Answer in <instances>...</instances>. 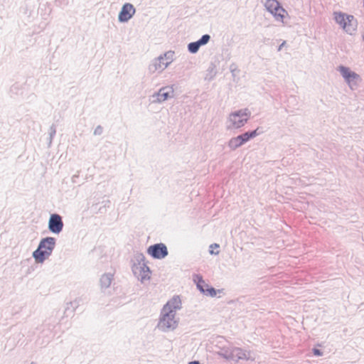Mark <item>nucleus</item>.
Segmentation results:
<instances>
[{"label":"nucleus","mask_w":364,"mask_h":364,"mask_svg":"<svg viewBox=\"0 0 364 364\" xmlns=\"http://www.w3.org/2000/svg\"><path fill=\"white\" fill-rule=\"evenodd\" d=\"M56 239L53 237L42 238L37 249L33 252L32 256L37 263H43L48 258L55 249Z\"/></svg>","instance_id":"1"},{"label":"nucleus","mask_w":364,"mask_h":364,"mask_svg":"<svg viewBox=\"0 0 364 364\" xmlns=\"http://www.w3.org/2000/svg\"><path fill=\"white\" fill-rule=\"evenodd\" d=\"M251 112L247 109H241L231 112L228 119V129H239L243 127L249 120Z\"/></svg>","instance_id":"2"},{"label":"nucleus","mask_w":364,"mask_h":364,"mask_svg":"<svg viewBox=\"0 0 364 364\" xmlns=\"http://www.w3.org/2000/svg\"><path fill=\"white\" fill-rule=\"evenodd\" d=\"M336 22L348 34L352 35L357 29V21L352 15L342 12H334Z\"/></svg>","instance_id":"3"},{"label":"nucleus","mask_w":364,"mask_h":364,"mask_svg":"<svg viewBox=\"0 0 364 364\" xmlns=\"http://www.w3.org/2000/svg\"><path fill=\"white\" fill-rule=\"evenodd\" d=\"M175 316L176 314H173L171 311H164V309H162L157 325L158 328L164 332L174 330L178 326V323Z\"/></svg>","instance_id":"4"},{"label":"nucleus","mask_w":364,"mask_h":364,"mask_svg":"<svg viewBox=\"0 0 364 364\" xmlns=\"http://www.w3.org/2000/svg\"><path fill=\"white\" fill-rule=\"evenodd\" d=\"M338 70L341 75L346 83L351 90H355L361 82L360 76L355 72L351 70L348 67L340 65Z\"/></svg>","instance_id":"5"},{"label":"nucleus","mask_w":364,"mask_h":364,"mask_svg":"<svg viewBox=\"0 0 364 364\" xmlns=\"http://www.w3.org/2000/svg\"><path fill=\"white\" fill-rule=\"evenodd\" d=\"M144 256L141 255L139 257L138 264H134L132 267L134 274L143 282L146 279H149L150 269L144 262Z\"/></svg>","instance_id":"6"},{"label":"nucleus","mask_w":364,"mask_h":364,"mask_svg":"<svg viewBox=\"0 0 364 364\" xmlns=\"http://www.w3.org/2000/svg\"><path fill=\"white\" fill-rule=\"evenodd\" d=\"M257 135V129L246 132L236 137H232L228 142V146L230 149L235 150Z\"/></svg>","instance_id":"7"},{"label":"nucleus","mask_w":364,"mask_h":364,"mask_svg":"<svg viewBox=\"0 0 364 364\" xmlns=\"http://www.w3.org/2000/svg\"><path fill=\"white\" fill-rule=\"evenodd\" d=\"M223 355L228 360H232L235 361H238L239 360L252 359L250 351L237 347L228 348L225 350Z\"/></svg>","instance_id":"8"},{"label":"nucleus","mask_w":364,"mask_h":364,"mask_svg":"<svg viewBox=\"0 0 364 364\" xmlns=\"http://www.w3.org/2000/svg\"><path fill=\"white\" fill-rule=\"evenodd\" d=\"M147 253L154 259H161L168 255V251L166 245L160 242L150 245Z\"/></svg>","instance_id":"9"},{"label":"nucleus","mask_w":364,"mask_h":364,"mask_svg":"<svg viewBox=\"0 0 364 364\" xmlns=\"http://www.w3.org/2000/svg\"><path fill=\"white\" fill-rule=\"evenodd\" d=\"M64 223L63 218L58 213H53L50 215L48 228L50 232L59 234L63 231Z\"/></svg>","instance_id":"10"},{"label":"nucleus","mask_w":364,"mask_h":364,"mask_svg":"<svg viewBox=\"0 0 364 364\" xmlns=\"http://www.w3.org/2000/svg\"><path fill=\"white\" fill-rule=\"evenodd\" d=\"M173 97V89L172 87H163L158 92L151 95V102L153 103H160Z\"/></svg>","instance_id":"11"},{"label":"nucleus","mask_w":364,"mask_h":364,"mask_svg":"<svg viewBox=\"0 0 364 364\" xmlns=\"http://www.w3.org/2000/svg\"><path fill=\"white\" fill-rule=\"evenodd\" d=\"M274 21L279 22L282 25L285 26L289 21L290 16L287 11L283 9L279 3L274 0Z\"/></svg>","instance_id":"12"},{"label":"nucleus","mask_w":364,"mask_h":364,"mask_svg":"<svg viewBox=\"0 0 364 364\" xmlns=\"http://www.w3.org/2000/svg\"><path fill=\"white\" fill-rule=\"evenodd\" d=\"M135 12V8L132 4H124L119 13V21L121 23L127 22L134 15Z\"/></svg>","instance_id":"13"},{"label":"nucleus","mask_w":364,"mask_h":364,"mask_svg":"<svg viewBox=\"0 0 364 364\" xmlns=\"http://www.w3.org/2000/svg\"><path fill=\"white\" fill-rule=\"evenodd\" d=\"M168 66V63H166L160 55L150 63L148 70L150 73H154L156 71L161 73Z\"/></svg>","instance_id":"14"},{"label":"nucleus","mask_w":364,"mask_h":364,"mask_svg":"<svg viewBox=\"0 0 364 364\" xmlns=\"http://www.w3.org/2000/svg\"><path fill=\"white\" fill-rule=\"evenodd\" d=\"M181 309V301L178 296H175L164 305L162 309L164 311H171L173 314H176V311Z\"/></svg>","instance_id":"15"},{"label":"nucleus","mask_w":364,"mask_h":364,"mask_svg":"<svg viewBox=\"0 0 364 364\" xmlns=\"http://www.w3.org/2000/svg\"><path fill=\"white\" fill-rule=\"evenodd\" d=\"M193 281L196 284L197 289L203 294L205 293V289H208V284L203 280L202 276L195 274Z\"/></svg>","instance_id":"16"},{"label":"nucleus","mask_w":364,"mask_h":364,"mask_svg":"<svg viewBox=\"0 0 364 364\" xmlns=\"http://www.w3.org/2000/svg\"><path fill=\"white\" fill-rule=\"evenodd\" d=\"M113 279V274L111 273H106L102 275L100 278V285L102 288L107 289L108 288Z\"/></svg>","instance_id":"17"},{"label":"nucleus","mask_w":364,"mask_h":364,"mask_svg":"<svg viewBox=\"0 0 364 364\" xmlns=\"http://www.w3.org/2000/svg\"><path fill=\"white\" fill-rule=\"evenodd\" d=\"M206 75L205 76V80L208 81L212 80L217 74V70L215 65L213 63H211L206 71Z\"/></svg>","instance_id":"18"},{"label":"nucleus","mask_w":364,"mask_h":364,"mask_svg":"<svg viewBox=\"0 0 364 364\" xmlns=\"http://www.w3.org/2000/svg\"><path fill=\"white\" fill-rule=\"evenodd\" d=\"M200 48V45L198 42V41L189 43L188 44V50L189 53L192 54L196 53Z\"/></svg>","instance_id":"19"},{"label":"nucleus","mask_w":364,"mask_h":364,"mask_svg":"<svg viewBox=\"0 0 364 364\" xmlns=\"http://www.w3.org/2000/svg\"><path fill=\"white\" fill-rule=\"evenodd\" d=\"M174 51L168 50L164 53L163 55H161V56L163 58V59L166 61V63H168V65H169L171 62L173 60V56H174Z\"/></svg>","instance_id":"20"},{"label":"nucleus","mask_w":364,"mask_h":364,"mask_svg":"<svg viewBox=\"0 0 364 364\" xmlns=\"http://www.w3.org/2000/svg\"><path fill=\"white\" fill-rule=\"evenodd\" d=\"M266 9L273 15V0H262Z\"/></svg>","instance_id":"21"},{"label":"nucleus","mask_w":364,"mask_h":364,"mask_svg":"<svg viewBox=\"0 0 364 364\" xmlns=\"http://www.w3.org/2000/svg\"><path fill=\"white\" fill-rule=\"evenodd\" d=\"M210 40V36L209 34H204L198 40V42L202 46L206 45Z\"/></svg>","instance_id":"22"},{"label":"nucleus","mask_w":364,"mask_h":364,"mask_svg":"<svg viewBox=\"0 0 364 364\" xmlns=\"http://www.w3.org/2000/svg\"><path fill=\"white\" fill-rule=\"evenodd\" d=\"M216 294L217 290L211 286H208V289H205V293H204V295L209 296L211 297L215 296Z\"/></svg>","instance_id":"23"},{"label":"nucleus","mask_w":364,"mask_h":364,"mask_svg":"<svg viewBox=\"0 0 364 364\" xmlns=\"http://www.w3.org/2000/svg\"><path fill=\"white\" fill-rule=\"evenodd\" d=\"M56 134V127L52 124L49 129V144L52 143V140Z\"/></svg>","instance_id":"24"},{"label":"nucleus","mask_w":364,"mask_h":364,"mask_svg":"<svg viewBox=\"0 0 364 364\" xmlns=\"http://www.w3.org/2000/svg\"><path fill=\"white\" fill-rule=\"evenodd\" d=\"M103 133V127L101 125H98L94 130L93 134L95 136H100Z\"/></svg>","instance_id":"25"},{"label":"nucleus","mask_w":364,"mask_h":364,"mask_svg":"<svg viewBox=\"0 0 364 364\" xmlns=\"http://www.w3.org/2000/svg\"><path fill=\"white\" fill-rule=\"evenodd\" d=\"M313 353L316 356H321L323 355V353L320 350H318L317 348H314L313 349Z\"/></svg>","instance_id":"26"},{"label":"nucleus","mask_w":364,"mask_h":364,"mask_svg":"<svg viewBox=\"0 0 364 364\" xmlns=\"http://www.w3.org/2000/svg\"><path fill=\"white\" fill-rule=\"evenodd\" d=\"M230 70L231 73H232V75L234 76L235 75V72L237 70L236 65L235 64H231L230 66Z\"/></svg>","instance_id":"27"},{"label":"nucleus","mask_w":364,"mask_h":364,"mask_svg":"<svg viewBox=\"0 0 364 364\" xmlns=\"http://www.w3.org/2000/svg\"><path fill=\"white\" fill-rule=\"evenodd\" d=\"M286 44V41H283L282 43L279 46L278 48V50H282V48H283V46Z\"/></svg>","instance_id":"28"},{"label":"nucleus","mask_w":364,"mask_h":364,"mask_svg":"<svg viewBox=\"0 0 364 364\" xmlns=\"http://www.w3.org/2000/svg\"><path fill=\"white\" fill-rule=\"evenodd\" d=\"M210 248L213 247V248H215V247H219V245L216 243H214V244H212L210 245Z\"/></svg>","instance_id":"29"},{"label":"nucleus","mask_w":364,"mask_h":364,"mask_svg":"<svg viewBox=\"0 0 364 364\" xmlns=\"http://www.w3.org/2000/svg\"><path fill=\"white\" fill-rule=\"evenodd\" d=\"M210 248L213 247V248H215V247H219V245L216 243H214V244H212L210 245Z\"/></svg>","instance_id":"30"},{"label":"nucleus","mask_w":364,"mask_h":364,"mask_svg":"<svg viewBox=\"0 0 364 364\" xmlns=\"http://www.w3.org/2000/svg\"><path fill=\"white\" fill-rule=\"evenodd\" d=\"M188 364H200V363L198 360H194V361L189 362Z\"/></svg>","instance_id":"31"},{"label":"nucleus","mask_w":364,"mask_h":364,"mask_svg":"<svg viewBox=\"0 0 364 364\" xmlns=\"http://www.w3.org/2000/svg\"><path fill=\"white\" fill-rule=\"evenodd\" d=\"M218 253H219L218 251L215 252L213 250H210V254H211V255H218Z\"/></svg>","instance_id":"32"},{"label":"nucleus","mask_w":364,"mask_h":364,"mask_svg":"<svg viewBox=\"0 0 364 364\" xmlns=\"http://www.w3.org/2000/svg\"><path fill=\"white\" fill-rule=\"evenodd\" d=\"M75 177H77V176H76V175L73 176V178H72V180H73V182H75Z\"/></svg>","instance_id":"33"},{"label":"nucleus","mask_w":364,"mask_h":364,"mask_svg":"<svg viewBox=\"0 0 364 364\" xmlns=\"http://www.w3.org/2000/svg\"><path fill=\"white\" fill-rule=\"evenodd\" d=\"M362 38H363V41H364V33H363V35H362Z\"/></svg>","instance_id":"34"},{"label":"nucleus","mask_w":364,"mask_h":364,"mask_svg":"<svg viewBox=\"0 0 364 364\" xmlns=\"http://www.w3.org/2000/svg\"><path fill=\"white\" fill-rule=\"evenodd\" d=\"M31 364H33V363H31Z\"/></svg>","instance_id":"35"}]
</instances>
